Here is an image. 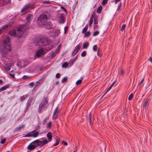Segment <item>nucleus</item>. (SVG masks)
<instances>
[{
	"mask_svg": "<svg viewBox=\"0 0 152 152\" xmlns=\"http://www.w3.org/2000/svg\"><path fill=\"white\" fill-rule=\"evenodd\" d=\"M1 56L4 57L7 56V53L11 50V47L9 37H5L2 44L0 47Z\"/></svg>",
	"mask_w": 152,
	"mask_h": 152,
	"instance_id": "obj_1",
	"label": "nucleus"
},
{
	"mask_svg": "<svg viewBox=\"0 0 152 152\" xmlns=\"http://www.w3.org/2000/svg\"><path fill=\"white\" fill-rule=\"evenodd\" d=\"M27 28V27H25L23 25H20L16 31L13 29L11 30L9 32V34L12 36L20 37L23 36L24 31Z\"/></svg>",
	"mask_w": 152,
	"mask_h": 152,
	"instance_id": "obj_2",
	"label": "nucleus"
},
{
	"mask_svg": "<svg viewBox=\"0 0 152 152\" xmlns=\"http://www.w3.org/2000/svg\"><path fill=\"white\" fill-rule=\"evenodd\" d=\"M45 141H44L43 140H37L31 143L28 145L27 148L30 150H32L35 149L38 146L40 148L43 147L46 145Z\"/></svg>",
	"mask_w": 152,
	"mask_h": 152,
	"instance_id": "obj_3",
	"label": "nucleus"
},
{
	"mask_svg": "<svg viewBox=\"0 0 152 152\" xmlns=\"http://www.w3.org/2000/svg\"><path fill=\"white\" fill-rule=\"evenodd\" d=\"M48 19V17L45 15H42L38 18L37 23L39 25L42 26L45 24Z\"/></svg>",
	"mask_w": 152,
	"mask_h": 152,
	"instance_id": "obj_4",
	"label": "nucleus"
},
{
	"mask_svg": "<svg viewBox=\"0 0 152 152\" xmlns=\"http://www.w3.org/2000/svg\"><path fill=\"white\" fill-rule=\"evenodd\" d=\"M48 103V101L47 97L43 98L42 101L39 105V112H40L41 110H44L45 108Z\"/></svg>",
	"mask_w": 152,
	"mask_h": 152,
	"instance_id": "obj_5",
	"label": "nucleus"
},
{
	"mask_svg": "<svg viewBox=\"0 0 152 152\" xmlns=\"http://www.w3.org/2000/svg\"><path fill=\"white\" fill-rule=\"evenodd\" d=\"M35 131V130L31 131L30 132L27 133L25 135L24 137H33L34 138L37 137L39 134V132H37L34 133H33V132Z\"/></svg>",
	"mask_w": 152,
	"mask_h": 152,
	"instance_id": "obj_6",
	"label": "nucleus"
},
{
	"mask_svg": "<svg viewBox=\"0 0 152 152\" xmlns=\"http://www.w3.org/2000/svg\"><path fill=\"white\" fill-rule=\"evenodd\" d=\"M46 136L48 140L46 139H43L44 141H45L46 144H48L51 141L52 138V134L51 132H49L47 133Z\"/></svg>",
	"mask_w": 152,
	"mask_h": 152,
	"instance_id": "obj_7",
	"label": "nucleus"
},
{
	"mask_svg": "<svg viewBox=\"0 0 152 152\" xmlns=\"http://www.w3.org/2000/svg\"><path fill=\"white\" fill-rule=\"evenodd\" d=\"M33 15H31V14H28L27 16L26 17V19L27 21V22L25 23V24L24 25H23L24 26H25V27H26V26L27 25H29V21L30 20L33 19Z\"/></svg>",
	"mask_w": 152,
	"mask_h": 152,
	"instance_id": "obj_8",
	"label": "nucleus"
},
{
	"mask_svg": "<svg viewBox=\"0 0 152 152\" xmlns=\"http://www.w3.org/2000/svg\"><path fill=\"white\" fill-rule=\"evenodd\" d=\"M44 54V50L43 49L41 48L38 50L36 53V56L38 57L43 55Z\"/></svg>",
	"mask_w": 152,
	"mask_h": 152,
	"instance_id": "obj_9",
	"label": "nucleus"
},
{
	"mask_svg": "<svg viewBox=\"0 0 152 152\" xmlns=\"http://www.w3.org/2000/svg\"><path fill=\"white\" fill-rule=\"evenodd\" d=\"M80 46L79 45H77L75 48L72 53V55L73 56H75L79 51L80 49Z\"/></svg>",
	"mask_w": 152,
	"mask_h": 152,
	"instance_id": "obj_10",
	"label": "nucleus"
},
{
	"mask_svg": "<svg viewBox=\"0 0 152 152\" xmlns=\"http://www.w3.org/2000/svg\"><path fill=\"white\" fill-rule=\"evenodd\" d=\"M34 5H31V4H28L25 6L23 8V11H27L30 9L33 8H34Z\"/></svg>",
	"mask_w": 152,
	"mask_h": 152,
	"instance_id": "obj_11",
	"label": "nucleus"
},
{
	"mask_svg": "<svg viewBox=\"0 0 152 152\" xmlns=\"http://www.w3.org/2000/svg\"><path fill=\"white\" fill-rule=\"evenodd\" d=\"M28 65L27 63H24V62L23 61H21L20 62H18L17 65L20 68H21L23 67L26 66Z\"/></svg>",
	"mask_w": 152,
	"mask_h": 152,
	"instance_id": "obj_12",
	"label": "nucleus"
},
{
	"mask_svg": "<svg viewBox=\"0 0 152 152\" xmlns=\"http://www.w3.org/2000/svg\"><path fill=\"white\" fill-rule=\"evenodd\" d=\"M10 26V25H5L0 27V35L4 31L5 29L7 28L9 26Z\"/></svg>",
	"mask_w": 152,
	"mask_h": 152,
	"instance_id": "obj_13",
	"label": "nucleus"
},
{
	"mask_svg": "<svg viewBox=\"0 0 152 152\" xmlns=\"http://www.w3.org/2000/svg\"><path fill=\"white\" fill-rule=\"evenodd\" d=\"M52 24L51 22H48L46 24L45 28L47 29H50L52 28Z\"/></svg>",
	"mask_w": 152,
	"mask_h": 152,
	"instance_id": "obj_14",
	"label": "nucleus"
},
{
	"mask_svg": "<svg viewBox=\"0 0 152 152\" xmlns=\"http://www.w3.org/2000/svg\"><path fill=\"white\" fill-rule=\"evenodd\" d=\"M12 63L11 64V65L10 66H4V68L7 71H9L10 70V67H11L14 64L15 61H12Z\"/></svg>",
	"mask_w": 152,
	"mask_h": 152,
	"instance_id": "obj_15",
	"label": "nucleus"
},
{
	"mask_svg": "<svg viewBox=\"0 0 152 152\" xmlns=\"http://www.w3.org/2000/svg\"><path fill=\"white\" fill-rule=\"evenodd\" d=\"M64 19L63 16L61 15L60 17L58 18V20L60 23H64Z\"/></svg>",
	"mask_w": 152,
	"mask_h": 152,
	"instance_id": "obj_16",
	"label": "nucleus"
},
{
	"mask_svg": "<svg viewBox=\"0 0 152 152\" xmlns=\"http://www.w3.org/2000/svg\"><path fill=\"white\" fill-rule=\"evenodd\" d=\"M57 108H56V109L55 110V111L54 112L53 114V118L56 119L57 118L58 115V113L57 111Z\"/></svg>",
	"mask_w": 152,
	"mask_h": 152,
	"instance_id": "obj_17",
	"label": "nucleus"
},
{
	"mask_svg": "<svg viewBox=\"0 0 152 152\" xmlns=\"http://www.w3.org/2000/svg\"><path fill=\"white\" fill-rule=\"evenodd\" d=\"M42 41L43 40L41 39V40H40V42H35V45L37 46H40L41 45H43V44L42 42Z\"/></svg>",
	"mask_w": 152,
	"mask_h": 152,
	"instance_id": "obj_18",
	"label": "nucleus"
},
{
	"mask_svg": "<svg viewBox=\"0 0 152 152\" xmlns=\"http://www.w3.org/2000/svg\"><path fill=\"white\" fill-rule=\"evenodd\" d=\"M56 143L53 145V146H56L58 145L59 142V139L58 138H56Z\"/></svg>",
	"mask_w": 152,
	"mask_h": 152,
	"instance_id": "obj_19",
	"label": "nucleus"
},
{
	"mask_svg": "<svg viewBox=\"0 0 152 152\" xmlns=\"http://www.w3.org/2000/svg\"><path fill=\"white\" fill-rule=\"evenodd\" d=\"M8 87L9 86L6 85L3 86L0 88V91L1 92L5 90H6Z\"/></svg>",
	"mask_w": 152,
	"mask_h": 152,
	"instance_id": "obj_20",
	"label": "nucleus"
},
{
	"mask_svg": "<svg viewBox=\"0 0 152 152\" xmlns=\"http://www.w3.org/2000/svg\"><path fill=\"white\" fill-rule=\"evenodd\" d=\"M102 10V7L101 6H100L97 8L96 12L98 13H100Z\"/></svg>",
	"mask_w": 152,
	"mask_h": 152,
	"instance_id": "obj_21",
	"label": "nucleus"
},
{
	"mask_svg": "<svg viewBox=\"0 0 152 152\" xmlns=\"http://www.w3.org/2000/svg\"><path fill=\"white\" fill-rule=\"evenodd\" d=\"M88 25H86L85 27L83 28V30H82V33H84L88 29Z\"/></svg>",
	"mask_w": 152,
	"mask_h": 152,
	"instance_id": "obj_22",
	"label": "nucleus"
},
{
	"mask_svg": "<svg viewBox=\"0 0 152 152\" xmlns=\"http://www.w3.org/2000/svg\"><path fill=\"white\" fill-rule=\"evenodd\" d=\"M25 127V125L24 124H22L18 127H17L16 128V129H17L20 130L21 129L24 128Z\"/></svg>",
	"mask_w": 152,
	"mask_h": 152,
	"instance_id": "obj_23",
	"label": "nucleus"
},
{
	"mask_svg": "<svg viewBox=\"0 0 152 152\" xmlns=\"http://www.w3.org/2000/svg\"><path fill=\"white\" fill-rule=\"evenodd\" d=\"M89 44L88 42H86L84 43L83 45V48H86L88 46Z\"/></svg>",
	"mask_w": 152,
	"mask_h": 152,
	"instance_id": "obj_24",
	"label": "nucleus"
},
{
	"mask_svg": "<svg viewBox=\"0 0 152 152\" xmlns=\"http://www.w3.org/2000/svg\"><path fill=\"white\" fill-rule=\"evenodd\" d=\"M115 82H113L112 84L107 89V90L106 92V93H107V92H108L111 89V88L113 87V86L115 84Z\"/></svg>",
	"mask_w": 152,
	"mask_h": 152,
	"instance_id": "obj_25",
	"label": "nucleus"
},
{
	"mask_svg": "<svg viewBox=\"0 0 152 152\" xmlns=\"http://www.w3.org/2000/svg\"><path fill=\"white\" fill-rule=\"evenodd\" d=\"M56 55V53L55 52H52L50 55V58H52L53 57H55Z\"/></svg>",
	"mask_w": 152,
	"mask_h": 152,
	"instance_id": "obj_26",
	"label": "nucleus"
},
{
	"mask_svg": "<svg viewBox=\"0 0 152 152\" xmlns=\"http://www.w3.org/2000/svg\"><path fill=\"white\" fill-rule=\"evenodd\" d=\"M90 35V31H88L86 32L84 36L86 37H88Z\"/></svg>",
	"mask_w": 152,
	"mask_h": 152,
	"instance_id": "obj_27",
	"label": "nucleus"
},
{
	"mask_svg": "<svg viewBox=\"0 0 152 152\" xmlns=\"http://www.w3.org/2000/svg\"><path fill=\"white\" fill-rule=\"evenodd\" d=\"M48 47L46 46L45 47L46 49L48 50H50L51 49L53 48V46L52 45H50V46L48 45Z\"/></svg>",
	"mask_w": 152,
	"mask_h": 152,
	"instance_id": "obj_28",
	"label": "nucleus"
},
{
	"mask_svg": "<svg viewBox=\"0 0 152 152\" xmlns=\"http://www.w3.org/2000/svg\"><path fill=\"white\" fill-rule=\"evenodd\" d=\"M68 64L66 62H64L62 65V67L63 68H66Z\"/></svg>",
	"mask_w": 152,
	"mask_h": 152,
	"instance_id": "obj_29",
	"label": "nucleus"
},
{
	"mask_svg": "<svg viewBox=\"0 0 152 152\" xmlns=\"http://www.w3.org/2000/svg\"><path fill=\"white\" fill-rule=\"evenodd\" d=\"M27 97V96H26V95L21 96L20 98V100L21 101H23Z\"/></svg>",
	"mask_w": 152,
	"mask_h": 152,
	"instance_id": "obj_30",
	"label": "nucleus"
},
{
	"mask_svg": "<svg viewBox=\"0 0 152 152\" xmlns=\"http://www.w3.org/2000/svg\"><path fill=\"white\" fill-rule=\"evenodd\" d=\"M3 4H7V3H10V0H3Z\"/></svg>",
	"mask_w": 152,
	"mask_h": 152,
	"instance_id": "obj_31",
	"label": "nucleus"
},
{
	"mask_svg": "<svg viewBox=\"0 0 152 152\" xmlns=\"http://www.w3.org/2000/svg\"><path fill=\"white\" fill-rule=\"evenodd\" d=\"M52 122L50 121L47 124V128H50L51 126Z\"/></svg>",
	"mask_w": 152,
	"mask_h": 152,
	"instance_id": "obj_32",
	"label": "nucleus"
},
{
	"mask_svg": "<svg viewBox=\"0 0 152 152\" xmlns=\"http://www.w3.org/2000/svg\"><path fill=\"white\" fill-rule=\"evenodd\" d=\"M67 78L66 77H65L63 78L61 82L62 83L66 82L67 81Z\"/></svg>",
	"mask_w": 152,
	"mask_h": 152,
	"instance_id": "obj_33",
	"label": "nucleus"
},
{
	"mask_svg": "<svg viewBox=\"0 0 152 152\" xmlns=\"http://www.w3.org/2000/svg\"><path fill=\"white\" fill-rule=\"evenodd\" d=\"M97 48L96 45H94L93 47V50L95 51H96L97 50Z\"/></svg>",
	"mask_w": 152,
	"mask_h": 152,
	"instance_id": "obj_34",
	"label": "nucleus"
},
{
	"mask_svg": "<svg viewBox=\"0 0 152 152\" xmlns=\"http://www.w3.org/2000/svg\"><path fill=\"white\" fill-rule=\"evenodd\" d=\"M82 79H80V80H78L76 83V85H78L82 83Z\"/></svg>",
	"mask_w": 152,
	"mask_h": 152,
	"instance_id": "obj_35",
	"label": "nucleus"
},
{
	"mask_svg": "<svg viewBox=\"0 0 152 152\" xmlns=\"http://www.w3.org/2000/svg\"><path fill=\"white\" fill-rule=\"evenodd\" d=\"M108 0H103L102 4L103 5H105L107 2Z\"/></svg>",
	"mask_w": 152,
	"mask_h": 152,
	"instance_id": "obj_36",
	"label": "nucleus"
},
{
	"mask_svg": "<svg viewBox=\"0 0 152 152\" xmlns=\"http://www.w3.org/2000/svg\"><path fill=\"white\" fill-rule=\"evenodd\" d=\"M133 97V94H131L128 97V99L129 100H131Z\"/></svg>",
	"mask_w": 152,
	"mask_h": 152,
	"instance_id": "obj_37",
	"label": "nucleus"
},
{
	"mask_svg": "<svg viewBox=\"0 0 152 152\" xmlns=\"http://www.w3.org/2000/svg\"><path fill=\"white\" fill-rule=\"evenodd\" d=\"M99 32L98 31H96L94 32L93 34V36H96L99 33Z\"/></svg>",
	"mask_w": 152,
	"mask_h": 152,
	"instance_id": "obj_38",
	"label": "nucleus"
},
{
	"mask_svg": "<svg viewBox=\"0 0 152 152\" xmlns=\"http://www.w3.org/2000/svg\"><path fill=\"white\" fill-rule=\"evenodd\" d=\"M126 25L125 24H124L121 27V31H123L124 30L126 27Z\"/></svg>",
	"mask_w": 152,
	"mask_h": 152,
	"instance_id": "obj_39",
	"label": "nucleus"
},
{
	"mask_svg": "<svg viewBox=\"0 0 152 152\" xmlns=\"http://www.w3.org/2000/svg\"><path fill=\"white\" fill-rule=\"evenodd\" d=\"M81 56L83 57H84L86 55V52L85 51H84L82 53H81Z\"/></svg>",
	"mask_w": 152,
	"mask_h": 152,
	"instance_id": "obj_40",
	"label": "nucleus"
},
{
	"mask_svg": "<svg viewBox=\"0 0 152 152\" xmlns=\"http://www.w3.org/2000/svg\"><path fill=\"white\" fill-rule=\"evenodd\" d=\"M93 23V20H91V18H90V21H89V25L90 27H91L92 24Z\"/></svg>",
	"mask_w": 152,
	"mask_h": 152,
	"instance_id": "obj_41",
	"label": "nucleus"
},
{
	"mask_svg": "<svg viewBox=\"0 0 152 152\" xmlns=\"http://www.w3.org/2000/svg\"><path fill=\"white\" fill-rule=\"evenodd\" d=\"M6 140L5 139H4L1 140V141L0 142L1 144H4L6 142Z\"/></svg>",
	"mask_w": 152,
	"mask_h": 152,
	"instance_id": "obj_42",
	"label": "nucleus"
},
{
	"mask_svg": "<svg viewBox=\"0 0 152 152\" xmlns=\"http://www.w3.org/2000/svg\"><path fill=\"white\" fill-rule=\"evenodd\" d=\"M47 119V117H46L45 119L43 120L42 123L43 125H44L46 122V120Z\"/></svg>",
	"mask_w": 152,
	"mask_h": 152,
	"instance_id": "obj_43",
	"label": "nucleus"
},
{
	"mask_svg": "<svg viewBox=\"0 0 152 152\" xmlns=\"http://www.w3.org/2000/svg\"><path fill=\"white\" fill-rule=\"evenodd\" d=\"M98 22L96 19L95 18L94 19V24H98Z\"/></svg>",
	"mask_w": 152,
	"mask_h": 152,
	"instance_id": "obj_44",
	"label": "nucleus"
},
{
	"mask_svg": "<svg viewBox=\"0 0 152 152\" xmlns=\"http://www.w3.org/2000/svg\"><path fill=\"white\" fill-rule=\"evenodd\" d=\"M56 77L57 78H58L60 77V74L59 73L56 74Z\"/></svg>",
	"mask_w": 152,
	"mask_h": 152,
	"instance_id": "obj_45",
	"label": "nucleus"
},
{
	"mask_svg": "<svg viewBox=\"0 0 152 152\" xmlns=\"http://www.w3.org/2000/svg\"><path fill=\"white\" fill-rule=\"evenodd\" d=\"M10 75L13 78L15 77V75L14 73H10Z\"/></svg>",
	"mask_w": 152,
	"mask_h": 152,
	"instance_id": "obj_46",
	"label": "nucleus"
},
{
	"mask_svg": "<svg viewBox=\"0 0 152 152\" xmlns=\"http://www.w3.org/2000/svg\"><path fill=\"white\" fill-rule=\"evenodd\" d=\"M121 2H120L118 4V10H119L121 7Z\"/></svg>",
	"mask_w": 152,
	"mask_h": 152,
	"instance_id": "obj_47",
	"label": "nucleus"
},
{
	"mask_svg": "<svg viewBox=\"0 0 152 152\" xmlns=\"http://www.w3.org/2000/svg\"><path fill=\"white\" fill-rule=\"evenodd\" d=\"M62 143L64 145H68L67 143L66 142L64 141H63Z\"/></svg>",
	"mask_w": 152,
	"mask_h": 152,
	"instance_id": "obj_48",
	"label": "nucleus"
},
{
	"mask_svg": "<svg viewBox=\"0 0 152 152\" xmlns=\"http://www.w3.org/2000/svg\"><path fill=\"white\" fill-rule=\"evenodd\" d=\"M28 78H29L28 77V76H26V75H24V76L23 77V79H27Z\"/></svg>",
	"mask_w": 152,
	"mask_h": 152,
	"instance_id": "obj_49",
	"label": "nucleus"
},
{
	"mask_svg": "<svg viewBox=\"0 0 152 152\" xmlns=\"http://www.w3.org/2000/svg\"><path fill=\"white\" fill-rule=\"evenodd\" d=\"M121 0H114L115 4L117 3L118 2L120 1Z\"/></svg>",
	"mask_w": 152,
	"mask_h": 152,
	"instance_id": "obj_50",
	"label": "nucleus"
},
{
	"mask_svg": "<svg viewBox=\"0 0 152 152\" xmlns=\"http://www.w3.org/2000/svg\"><path fill=\"white\" fill-rule=\"evenodd\" d=\"M98 27V25L97 24H94V28H96Z\"/></svg>",
	"mask_w": 152,
	"mask_h": 152,
	"instance_id": "obj_51",
	"label": "nucleus"
},
{
	"mask_svg": "<svg viewBox=\"0 0 152 152\" xmlns=\"http://www.w3.org/2000/svg\"><path fill=\"white\" fill-rule=\"evenodd\" d=\"M55 33H60V31L59 30L57 29L55 31Z\"/></svg>",
	"mask_w": 152,
	"mask_h": 152,
	"instance_id": "obj_52",
	"label": "nucleus"
},
{
	"mask_svg": "<svg viewBox=\"0 0 152 152\" xmlns=\"http://www.w3.org/2000/svg\"><path fill=\"white\" fill-rule=\"evenodd\" d=\"M148 103V101H146L145 102L144 104H143L144 106H146L147 104Z\"/></svg>",
	"mask_w": 152,
	"mask_h": 152,
	"instance_id": "obj_53",
	"label": "nucleus"
},
{
	"mask_svg": "<svg viewBox=\"0 0 152 152\" xmlns=\"http://www.w3.org/2000/svg\"><path fill=\"white\" fill-rule=\"evenodd\" d=\"M44 3H47V4H50V1H46L44 2Z\"/></svg>",
	"mask_w": 152,
	"mask_h": 152,
	"instance_id": "obj_54",
	"label": "nucleus"
},
{
	"mask_svg": "<svg viewBox=\"0 0 152 152\" xmlns=\"http://www.w3.org/2000/svg\"><path fill=\"white\" fill-rule=\"evenodd\" d=\"M58 48H57L56 49L55 52L56 53H56L58 52Z\"/></svg>",
	"mask_w": 152,
	"mask_h": 152,
	"instance_id": "obj_55",
	"label": "nucleus"
},
{
	"mask_svg": "<svg viewBox=\"0 0 152 152\" xmlns=\"http://www.w3.org/2000/svg\"><path fill=\"white\" fill-rule=\"evenodd\" d=\"M149 60L151 62H152V57L149 58Z\"/></svg>",
	"mask_w": 152,
	"mask_h": 152,
	"instance_id": "obj_56",
	"label": "nucleus"
},
{
	"mask_svg": "<svg viewBox=\"0 0 152 152\" xmlns=\"http://www.w3.org/2000/svg\"><path fill=\"white\" fill-rule=\"evenodd\" d=\"M143 79H142V80H141L140 82H139V83H140V84H141L142 83V82H143Z\"/></svg>",
	"mask_w": 152,
	"mask_h": 152,
	"instance_id": "obj_57",
	"label": "nucleus"
},
{
	"mask_svg": "<svg viewBox=\"0 0 152 152\" xmlns=\"http://www.w3.org/2000/svg\"><path fill=\"white\" fill-rule=\"evenodd\" d=\"M66 27H65L64 28V33H66Z\"/></svg>",
	"mask_w": 152,
	"mask_h": 152,
	"instance_id": "obj_58",
	"label": "nucleus"
},
{
	"mask_svg": "<svg viewBox=\"0 0 152 152\" xmlns=\"http://www.w3.org/2000/svg\"><path fill=\"white\" fill-rule=\"evenodd\" d=\"M58 83H59V82L58 81H57L56 82V85H58Z\"/></svg>",
	"mask_w": 152,
	"mask_h": 152,
	"instance_id": "obj_59",
	"label": "nucleus"
},
{
	"mask_svg": "<svg viewBox=\"0 0 152 152\" xmlns=\"http://www.w3.org/2000/svg\"><path fill=\"white\" fill-rule=\"evenodd\" d=\"M121 72L122 74H124V71H121Z\"/></svg>",
	"mask_w": 152,
	"mask_h": 152,
	"instance_id": "obj_60",
	"label": "nucleus"
},
{
	"mask_svg": "<svg viewBox=\"0 0 152 152\" xmlns=\"http://www.w3.org/2000/svg\"><path fill=\"white\" fill-rule=\"evenodd\" d=\"M2 80H0V83H2Z\"/></svg>",
	"mask_w": 152,
	"mask_h": 152,
	"instance_id": "obj_61",
	"label": "nucleus"
},
{
	"mask_svg": "<svg viewBox=\"0 0 152 152\" xmlns=\"http://www.w3.org/2000/svg\"><path fill=\"white\" fill-rule=\"evenodd\" d=\"M37 152H40V151L39 150V151H37Z\"/></svg>",
	"mask_w": 152,
	"mask_h": 152,
	"instance_id": "obj_62",
	"label": "nucleus"
},
{
	"mask_svg": "<svg viewBox=\"0 0 152 152\" xmlns=\"http://www.w3.org/2000/svg\"><path fill=\"white\" fill-rule=\"evenodd\" d=\"M99 53V50H98L97 53L98 54Z\"/></svg>",
	"mask_w": 152,
	"mask_h": 152,
	"instance_id": "obj_63",
	"label": "nucleus"
},
{
	"mask_svg": "<svg viewBox=\"0 0 152 152\" xmlns=\"http://www.w3.org/2000/svg\"><path fill=\"white\" fill-rule=\"evenodd\" d=\"M38 39L39 40H40V39L39 38Z\"/></svg>",
	"mask_w": 152,
	"mask_h": 152,
	"instance_id": "obj_64",
	"label": "nucleus"
}]
</instances>
